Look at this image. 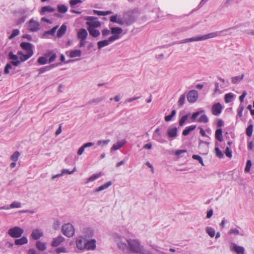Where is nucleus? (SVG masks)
Returning <instances> with one entry per match:
<instances>
[{
  "mask_svg": "<svg viewBox=\"0 0 254 254\" xmlns=\"http://www.w3.org/2000/svg\"><path fill=\"white\" fill-rule=\"evenodd\" d=\"M19 30L17 29H14L12 31L11 34L8 37L9 39L11 40L13 39L16 36H18L19 34Z\"/></svg>",
  "mask_w": 254,
  "mask_h": 254,
  "instance_id": "nucleus-47",
  "label": "nucleus"
},
{
  "mask_svg": "<svg viewBox=\"0 0 254 254\" xmlns=\"http://www.w3.org/2000/svg\"><path fill=\"white\" fill-rule=\"evenodd\" d=\"M190 114L183 116L179 120V125L181 127L185 125V122L188 119Z\"/></svg>",
  "mask_w": 254,
  "mask_h": 254,
  "instance_id": "nucleus-40",
  "label": "nucleus"
},
{
  "mask_svg": "<svg viewBox=\"0 0 254 254\" xmlns=\"http://www.w3.org/2000/svg\"><path fill=\"white\" fill-rule=\"evenodd\" d=\"M110 33V31L107 28H105L102 30V34L103 37H106L109 35Z\"/></svg>",
  "mask_w": 254,
  "mask_h": 254,
  "instance_id": "nucleus-62",
  "label": "nucleus"
},
{
  "mask_svg": "<svg viewBox=\"0 0 254 254\" xmlns=\"http://www.w3.org/2000/svg\"><path fill=\"white\" fill-rule=\"evenodd\" d=\"M177 127H169L167 129V135L169 138H174L178 135Z\"/></svg>",
  "mask_w": 254,
  "mask_h": 254,
  "instance_id": "nucleus-14",
  "label": "nucleus"
},
{
  "mask_svg": "<svg viewBox=\"0 0 254 254\" xmlns=\"http://www.w3.org/2000/svg\"><path fill=\"white\" fill-rule=\"evenodd\" d=\"M85 249L87 250H94L96 247V241L95 239H86Z\"/></svg>",
  "mask_w": 254,
  "mask_h": 254,
  "instance_id": "nucleus-11",
  "label": "nucleus"
},
{
  "mask_svg": "<svg viewBox=\"0 0 254 254\" xmlns=\"http://www.w3.org/2000/svg\"><path fill=\"white\" fill-rule=\"evenodd\" d=\"M198 94L196 90H191L189 91L187 95V100L190 103H193L197 100Z\"/></svg>",
  "mask_w": 254,
  "mask_h": 254,
  "instance_id": "nucleus-8",
  "label": "nucleus"
},
{
  "mask_svg": "<svg viewBox=\"0 0 254 254\" xmlns=\"http://www.w3.org/2000/svg\"><path fill=\"white\" fill-rule=\"evenodd\" d=\"M63 234L67 237H72L74 234L73 226L70 224H65L62 227Z\"/></svg>",
  "mask_w": 254,
  "mask_h": 254,
  "instance_id": "nucleus-3",
  "label": "nucleus"
},
{
  "mask_svg": "<svg viewBox=\"0 0 254 254\" xmlns=\"http://www.w3.org/2000/svg\"><path fill=\"white\" fill-rule=\"evenodd\" d=\"M123 17L126 23V26H130L135 20L134 15L130 12H127L124 14Z\"/></svg>",
  "mask_w": 254,
  "mask_h": 254,
  "instance_id": "nucleus-9",
  "label": "nucleus"
},
{
  "mask_svg": "<svg viewBox=\"0 0 254 254\" xmlns=\"http://www.w3.org/2000/svg\"><path fill=\"white\" fill-rule=\"evenodd\" d=\"M101 176V173L93 174L91 177H90L89 178H88L87 183H88L90 182H93L94 180L97 179Z\"/></svg>",
  "mask_w": 254,
  "mask_h": 254,
  "instance_id": "nucleus-41",
  "label": "nucleus"
},
{
  "mask_svg": "<svg viewBox=\"0 0 254 254\" xmlns=\"http://www.w3.org/2000/svg\"><path fill=\"white\" fill-rule=\"evenodd\" d=\"M38 70L39 71V74H40L44 73L45 71L50 70V67H49L48 65H47V66H45L42 67H41Z\"/></svg>",
  "mask_w": 254,
  "mask_h": 254,
  "instance_id": "nucleus-53",
  "label": "nucleus"
},
{
  "mask_svg": "<svg viewBox=\"0 0 254 254\" xmlns=\"http://www.w3.org/2000/svg\"><path fill=\"white\" fill-rule=\"evenodd\" d=\"M21 203L17 201H13L9 206L10 208H19L21 207Z\"/></svg>",
  "mask_w": 254,
  "mask_h": 254,
  "instance_id": "nucleus-52",
  "label": "nucleus"
},
{
  "mask_svg": "<svg viewBox=\"0 0 254 254\" xmlns=\"http://www.w3.org/2000/svg\"><path fill=\"white\" fill-rule=\"evenodd\" d=\"M222 31L220 32H211L208 33L206 35H203L201 36H198L196 37H193L190 38L185 39L181 41L179 43H185L187 42H193V41H202L205 40L207 39L214 38L217 36H220V33Z\"/></svg>",
  "mask_w": 254,
  "mask_h": 254,
  "instance_id": "nucleus-2",
  "label": "nucleus"
},
{
  "mask_svg": "<svg viewBox=\"0 0 254 254\" xmlns=\"http://www.w3.org/2000/svg\"><path fill=\"white\" fill-rule=\"evenodd\" d=\"M67 29V26L65 24H63L57 32V37L61 38L65 34Z\"/></svg>",
  "mask_w": 254,
  "mask_h": 254,
  "instance_id": "nucleus-21",
  "label": "nucleus"
},
{
  "mask_svg": "<svg viewBox=\"0 0 254 254\" xmlns=\"http://www.w3.org/2000/svg\"><path fill=\"white\" fill-rule=\"evenodd\" d=\"M58 9L59 12L64 13L67 11V7L65 5H59Z\"/></svg>",
  "mask_w": 254,
  "mask_h": 254,
  "instance_id": "nucleus-44",
  "label": "nucleus"
},
{
  "mask_svg": "<svg viewBox=\"0 0 254 254\" xmlns=\"http://www.w3.org/2000/svg\"><path fill=\"white\" fill-rule=\"evenodd\" d=\"M11 64H9V63H7L5 67H4V73L5 74H7L8 73H9V69L12 68V65H11Z\"/></svg>",
  "mask_w": 254,
  "mask_h": 254,
  "instance_id": "nucleus-54",
  "label": "nucleus"
},
{
  "mask_svg": "<svg viewBox=\"0 0 254 254\" xmlns=\"http://www.w3.org/2000/svg\"><path fill=\"white\" fill-rule=\"evenodd\" d=\"M38 64L40 65H44L48 63V59L44 56L40 57L37 61Z\"/></svg>",
  "mask_w": 254,
  "mask_h": 254,
  "instance_id": "nucleus-36",
  "label": "nucleus"
},
{
  "mask_svg": "<svg viewBox=\"0 0 254 254\" xmlns=\"http://www.w3.org/2000/svg\"><path fill=\"white\" fill-rule=\"evenodd\" d=\"M208 121L209 120L205 114L201 115L197 120L198 122L204 123H207L208 122Z\"/></svg>",
  "mask_w": 254,
  "mask_h": 254,
  "instance_id": "nucleus-42",
  "label": "nucleus"
},
{
  "mask_svg": "<svg viewBox=\"0 0 254 254\" xmlns=\"http://www.w3.org/2000/svg\"><path fill=\"white\" fill-rule=\"evenodd\" d=\"M87 35L88 33L84 28L80 29L77 33L78 38L80 39H86Z\"/></svg>",
  "mask_w": 254,
  "mask_h": 254,
  "instance_id": "nucleus-19",
  "label": "nucleus"
},
{
  "mask_svg": "<svg viewBox=\"0 0 254 254\" xmlns=\"http://www.w3.org/2000/svg\"><path fill=\"white\" fill-rule=\"evenodd\" d=\"M40 23L33 19L29 21V30L31 32H36L40 29Z\"/></svg>",
  "mask_w": 254,
  "mask_h": 254,
  "instance_id": "nucleus-10",
  "label": "nucleus"
},
{
  "mask_svg": "<svg viewBox=\"0 0 254 254\" xmlns=\"http://www.w3.org/2000/svg\"><path fill=\"white\" fill-rule=\"evenodd\" d=\"M192 158L194 160H197L202 165L204 166L203 159L199 155L193 154Z\"/></svg>",
  "mask_w": 254,
  "mask_h": 254,
  "instance_id": "nucleus-51",
  "label": "nucleus"
},
{
  "mask_svg": "<svg viewBox=\"0 0 254 254\" xmlns=\"http://www.w3.org/2000/svg\"><path fill=\"white\" fill-rule=\"evenodd\" d=\"M86 239L84 238L83 236L79 237L76 240V247L79 250L85 249Z\"/></svg>",
  "mask_w": 254,
  "mask_h": 254,
  "instance_id": "nucleus-12",
  "label": "nucleus"
},
{
  "mask_svg": "<svg viewBox=\"0 0 254 254\" xmlns=\"http://www.w3.org/2000/svg\"><path fill=\"white\" fill-rule=\"evenodd\" d=\"M82 1L81 0H70L69 3L71 6H73L79 3H81Z\"/></svg>",
  "mask_w": 254,
  "mask_h": 254,
  "instance_id": "nucleus-63",
  "label": "nucleus"
},
{
  "mask_svg": "<svg viewBox=\"0 0 254 254\" xmlns=\"http://www.w3.org/2000/svg\"><path fill=\"white\" fill-rule=\"evenodd\" d=\"M43 236V232L39 229H35L33 230L31 234V238L34 240H38Z\"/></svg>",
  "mask_w": 254,
  "mask_h": 254,
  "instance_id": "nucleus-16",
  "label": "nucleus"
},
{
  "mask_svg": "<svg viewBox=\"0 0 254 254\" xmlns=\"http://www.w3.org/2000/svg\"><path fill=\"white\" fill-rule=\"evenodd\" d=\"M20 154L19 151H16L14 153L10 156V159L13 161H17L18 157Z\"/></svg>",
  "mask_w": 254,
  "mask_h": 254,
  "instance_id": "nucleus-45",
  "label": "nucleus"
},
{
  "mask_svg": "<svg viewBox=\"0 0 254 254\" xmlns=\"http://www.w3.org/2000/svg\"><path fill=\"white\" fill-rule=\"evenodd\" d=\"M244 109V106L241 104L237 110V115L239 117H242L243 115V112Z\"/></svg>",
  "mask_w": 254,
  "mask_h": 254,
  "instance_id": "nucleus-50",
  "label": "nucleus"
},
{
  "mask_svg": "<svg viewBox=\"0 0 254 254\" xmlns=\"http://www.w3.org/2000/svg\"><path fill=\"white\" fill-rule=\"evenodd\" d=\"M253 127L254 126L252 124H250L248 126V127H247L246 130V133L247 135H248L249 137H251L252 135L253 131Z\"/></svg>",
  "mask_w": 254,
  "mask_h": 254,
  "instance_id": "nucleus-37",
  "label": "nucleus"
},
{
  "mask_svg": "<svg viewBox=\"0 0 254 254\" xmlns=\"http://www.w3.org/2000/svg\"><path fill=\"white\" fill-rule=\"evenodd\" d=\"M234 97V94L232 93L226 94L224 97L225 102L226 103H229L232 101Z\"/></svg>",
  "mask_w": 254,
  "mask_h": 254,
  "instance_id": "nucleus-35",
  "label": "nucleus"
},
{
  "mask_svg": "<svg viewBox=\"0 0 254 254\" xmlns=\"http://www.w3.org/2000/svg\"><path fill=\"white\" fill-rule=\"evenodd\" d=\"M57 58V55L56 53H53L50 56L49 60H48L49 63H51L54 62Z\"/></svg>",
  "mask_w": 254,
  "mask_h": 254,
  "instance_id": "nucleus-60",
  "label": "nucleus"
},
{
  "mask_svg": "<svg viewBox=\"0 0 254 254\" xmlns=\"http://www.w3.org/2000/svg\"><path fill=\"white\" fill-rule=\"evenodd\" d=\"M215 154L217 157L222 158L224 157V154L218 147L215 148Z\"/></svg>",
  "mask_w": 254,
  "mask_h": 254,
  "instance_id": "nucleus-48",
  "label": "nucleus"
},
{
  "mask_svg": "<svg viewBox=\"0 0 254 254\" xmlns=\"http://www.w3.org/2000/svg\"><path fill=\"white\" fill-rule=\"evenodd\" d=\"M55 251L57 254H60L62 253H65L67 252L66 249L64 247H60L57 248L55 250Z\"/></svg>",
  "mask_w": 254,
  "mask_h": 254,
  "instance_id": "nucleus-56",
  "label": "nucleus"
},
{
  "mask_svg": "<svg viewBox=\"0 0 254 254\" xmlns=\"http://www.w3.org/2000/svg\"><path fill=\"white\" fill-rule=\"evenodd\" d=\"M222 129L221 128H218L215 131V138L220 142L223 141V134Z\"/></svg>",
  "mask_w": 254,
  "mask_h": 254,
  "instance_id": "nucleus-31",
  "label": "nucleus"
},
{
  "mask_svg": "<svg viewBox=\"0 0 254 254\" xmlns=\"http://www.w3.org/2000/svg\"><path fill=\"white\" fill-rule=\"evenodd\" d=\"M105 99L104 97H101L93 99L88 102L87 104L91 105L92 104H98Z\"/></svg>",
  "mask_w": 254,
  "mask_h": 254,
  "instance_id": "nucleus-34",
  "label": "nucleus"
},
{
  "mask_svg": "<svg viewBox=\"0 0 254 254\" xmlns=\"http://www.w3.org/2000/svg\"><path fill=\"white\" fill-rule=\"evenodd\" d=\"M196 128L195 125H191L187 127L182 132V134L184 136L188 135L191 131L194 130Z\"/></svg>",
  "mask_w": 254,
  "mask_h": 254,
  "instance_id": "nucleus-27",
  "label": "nucleus"
},
{
  "mask_svg": "<svg viewBox=\"0 0 254 254\" xmlns=\"http://www.w3.org/2000/svg\"><path fill=\"white\" fill-rule=\"evenodd\" d=\"M28 243L27 238L23 236L22 238L15 240L14 243L16 245L21 246Z\"/></svg>",
  "mask_w": 254,
  "mask_h": 254,
  "instance_id": "nucleus-23",
  "label": "nucleus"
},
{
  "mask_svg": "<svg viewBox=\"0 0 254 254\" xmlns=\"http://www.w3.org/2000/svg\"><path fill=\"white\" fill-rule=\"evenodd\" d=\"M204 110H201L196 112L193 113L191 117V120L193 121H195L196 118L201 113H204Z\"/></svg>",
  "mask_w": 254,
  "mask_h": 254,
  "instance_id": "nucleus-49",
  "label": "nucleus"
},
{
  "mask_svg": "<svg viewBox=\"0 0 254 254\" xmlns=\"http://www.w3.org/2000/svg\"><path fill=\"white\" fill-rule=\"evenodd\" d=\"M114 239L118 249L126 254H152L151 251L145 249L137 239H127L119 235L115 236Z\"/></svg>",
  "mask_w": 254,
  "mask_h": 254,
  "instance_id": "nucleus-1",
  "label": "nucleus"
},
{
  "mask_svg": "<svg viewBox=\"0 0 254 254\" xmlns=\"http://www.w3.org/2000/svg\"><path fill=\"white\" fill-rule=\"evenodd\" d=\"M93 235L94 231L91 228H88L86 229L84 231V236L85 237L84 238L86 239L92 237Z\"/></svg>",
  "mask_w": 254,
  "mask_h": 254,
  "instance_id": "nucleus-25",
  "label": "nucleus"
},
{
  "mask_svg": "<svg viewBox=\"0 0 254 254\" xmlns=\"http://www.w3.org/2000/svg\"><path fill=\"white\" fill-rule=\"evenodd\" d=\"M27 254H40V253L37 252L34 248L29 249L27 251Z\"/></svg>",
  "mask_w": 254,
  "mask_h": 254,
  "instance_id": "nucleus-64",
  "label": "nucleus"
},
{
  "mask_svg": "<svg viewBox=\"0 0 254 254\" xmlns=\"http://www.w3.org/2000/svg\"><path fill=\"white\" fill-rule=\"evenodd\" d=\"M20 47L24 50L27 51V53H29L31 51L33 52V45L30 43L28 42H21L20 44Z\"/></svg>",
  "mask_w": 254,
  "mask_h": 254,
  "instance_id": "nucleus-15",
  "label": "nucleus"
},
{
  "mask_svg": "<svg viewBox=\"0 0 254 254\" xmlns=\"http://www.w3.org/2000/svg\"><path fill=\"white\" fill-rule=\"evenodd\" d=\"M64 239L62 236H59L57 238L53 239L51 245L53 247H57L59 246L63 242H64Z\"/></svg>",
  "mask_w": 254,
  "mask_h": 254,
  "instance_id": "nucleus-17",
  "label": "nucleus"
},
{
  "mask_svg": "<svg viewBox=\"0 0 254 254\" xmlns=\"http://www.w3.org/2000/svg\"><path fill=\"white\" fill-rule=\"evenodd\" d=\"M153 138L157 140L158 142H162L161 138V134L160 133H158L157 134H153Z\"/></svg>",
  "mask_w": 254,
  "mask_h": 254,
  "instance_id": "nucleus-58",
  "label": "nucleus"
},
{
  "mask_svg": "<svg viewBox=\"0 0 254 254\" xmlns=\"http://www.w3.org/2000/svg\"><path fill=\"white\" fill-rule=\"evenodd\" d=\"M36 248L41 251H44L47 249V246L45 243L38 241L35 244Z\"/></svg>",
  "mask_w": 254,
  "mask_h": 254,
  "instance_id": "nucleus-20",
  "label": "nucleus"
},
{
  "mask_svg": "<svg viewBox=\"0 0 254 254\" xmlns=\"http://www.w3.org/2000/svg\"><path fill=\"white\" fill-rule=\"evenodd\" d=\"M55 11V9L53 8L52 6H45L42 7L41 10L40 12V13L41 15H44L46 12H52Z\"/></svg>",
  "mask_w": 254,
  "mask_h": 254,
  "instance_id": "nucleus-24",
  "label": "nucleus"
},
{
  "mask_svg": "<svg viewBox=\"0 0 254 254\" xmlns=\"http://www.w3.org/2000/svg\"><path fill=\"white\" fill-rule=\"evenodd\" d=\"M76 171V168L74 167L72 171H69L66 169H63L62 171L63 175L65 174H72Z\"/></svg>",
  "mask_w": 254,
  "mask_h": 254,
  "instance_id": "nucleus-59",
  "label": "nucleus"
},
{
  "mask_svg": "<svg viewBox=\"0 0 254 254\" xmlns=\"http://www.w3.org/2000/svg\"><path fill=\"white\" fill-rule=\"evenodd\" d=\"M186 101V95L183 94L181 95L178 102L179 108H181L185 104Z\"/></svg>",
  "mask_w": 254,
  "mask_h": 254,
  "instance_id": "nucleus-33",
  "label": "nucleus"
},
{
  "mask_svg": "<svg viewBox=\"0 0 254 254\" xmlns=\"http://www.w3.org/2000/svg\"><path fill=\"white\" fill-rule=\"evenodd\" d=\"M112 184V183L111 181H108L104 185L100 186L99 187L96 188L95 190V192H99L100 191H102L106 189H107L108 187H109L110 186H111Z\"/></svg>",
  "mask_w": 254,
  "mask_h": 254,
  "instance_id": "nucleus-26",
  "label": "nucleus"
},
{
  "mask_svg": "<svg viewBox=\"0 0 254 254\" xmlns=\"http://www.w3.org/2000/svg\"><path fill=\"white\" fill-rule=\"evenodd\" d=\"M126 143V140L118 141L117 143L113 144L111 149L114 151L120 149Z\"/></svg>",
  "mask_w": 254,
  "mask_h": 254,
  "instance_id": "nucleus-28",
  "label": "nucleus"
},
{
  "mask_svg": "<svg viewBox=\"0 0 254 254\" xmlns=\"http://www.w3.org/2000/svg\"><path fill=\"white\" fill-rule=\"evenodd\" d=\"M223 107L220 103H217L213 105L212 107V113L215 116H218L222 112Z\"/></svg>",
  "mask_w": 254,
  "mask_h": 254,
  "instance_id": "nucleus-13",
  "label": "nucleus"
},
{
  "mask_svg": "<svg viewBox=\"0 0 254 254\" xmlns=\"http://www.w3.org/2000/svg\"><path fill=\"white\" fill-rule=\"evenodd\" d=\"M112 42H113V41H110V38L108 40L100 41L97 43L98 49H101L103 47L109 45L110 43Z\"/></svg>",
  "mask_w": 254,
  "mask_h": 254,
  "instance_id": "nucleus-22",
  "label": "nucleus"
},
{
  "mask_svg": "<svg viewBox=\"0 0 254 254\" xmlns=\"http://www.w3.org/2000/svg\"><path fill=\"white\" fill-rule=\"evenodd\" d=\"M252 166V162L251 160H248L246 163V166L245 169L246 172H249L250 171Z\"/></svg>",
  "mask_w": 254,
  "mask_h": 254,
  "instance_id": "nucleus-55",
  "label": "nucleus"
},
{
  "mask_svg": "<svg viewBox=\"0 0 254 254\" xmlns=\"http://www.w3.org/2000/svg\"><path fill=\"white\" fill-rule=\"evenodd\" d=\"M225 154L227 157L231 158L232 156V151L230 150L229 147H227L225 150Z\"/></svg>",
  "mask_w": 254,
  "mask_h": 254,
  "instance_id": "nucleus-57",
  "label": "nucleus"
},
{
  "mask_svg": "<svg viewBox=\"0 0 254 254\" xmlns=\"http://www.w3.org/2000/svg\"><path fill=\"white\" fill-rule=\"evenodd\" d=\"M58 26H56L52 28L51 30L45 31L43 34V37H46L49 35H54L58 29Z\"/></svg>",
  "mask_w": 254,
  "mask_h": 254,
  "instance_id": "nucleus-32",
  "label": "nucleus"
},
{
  "mask_svg": "<svg viewBox=\"0 0 254 254\" xmlns=\"http://www.w3.org/2000/svg\"><path fill=\"white\" fill-rule=\"evenodd\" d=\"M8 57L9 59L11 60H13L12 61H19L18 60V57L17 55H14L12 51L8 53Z\"/></svg>",
  "mask_w": 254,
  "mask_h": 254,
  "instance_id": "nucleus-46",
  "label": "nucleus"
},
{
  "mask_svg": "<svg viewBox=\"0 0 254 254\" xmlns=\"http://www.w3.org/2000/svg\"><path fill=\"white\" fill-rule=\"evenodd\" d=\"M176 111L175 110H173L172 111L171 115L166 116L165 117V120L166 122H169L176 115Z\"/></svg>",
  "mask_w": 254,
  "mask_h": 254,
  "instance_id": "nucleus-43",
  "label": "nucleus"
},
{
  "mask_svg": "<svg viewBox=\"0 0 254 254\" xmlns=\"http://www.w3.org/2000/svg\"><path fill=\"white\" fill-rule=\"evenodd\" d=\"M229 235L235 234V235H239V231L237 229H231L228 232Z\"/></svg>",
  "mask_w": 254,
  "mask_h": 254,
  "instance_id": "nucleus-61",
  "label": "nucleus"
},
{
  "mask_svg": "<svg viewBox=\"0 0 254 254\" xmlns=\"http://www.w3.org/2000/svg\"><path fill=\"white\" fill-rule=\"evenodd\" d=\"M232 251H233L237 254H245V249L242 246H239L236 244H233V247L231 249Z\"/></svg>",
  "mask_w": 254,
  "mask_h": 254,
  "instance_id": "nucleus-18",
  "label": "nucleus"
},
{
  "mask_svg": "<svg viewBox=\"0 0 254 254\" xmlns=\"http://www.w3.org/2000/svg\"><path fill=\"white\" fill-rule=\"evenodd\" d=\"M244 74H242L241 75L236 76L232 78V83L233 84H236L238 82L242 80L244 78Z\"/></svg>",
  "mask_w": 254,
  "mask_h": 254,
  "instance_id": "nucleus-39",
  "label": "nucleus"
},
{
  "mask_svg": "<svg viewBox=\"0 0 254 254\" xmlns=\"http://www.w3.org/2000/svg\"><path fill=\"white\" fill-rule=\"evenodd\" d=\"M89 34L94 38L98 37L100 35V31L95 28H88Z\"/></svg>",
  "mask_w": 254,
  "mask_h": 254,
  "instance_id": "nucleus-29",
  "label": "nucleus"
},
{
  "mask_svg": "<svg viewBox=\"0 0 254 254\" xmlns=\"http://www.w3.org/2000/svg\"><path fill=\"white\" fill-rule=\"evenodd\" d=\"M23 232V230L20 227H14L8 230V234L12 238H19L22 236Z\"/></svg>",
  "mask_w": 254,
  "mask_h": 254,
  "instance_id": "nucleus-5",
  "label": "nucleus"
},
{
  "mask_svg": "<svg viewBox=\"0 0 254 254\" xmlns=\"http://www.w3.org/2000/svg\"><path fill=\"white\" fill-rule=\"evenodd\" d=\"M81 56V51L80 50H75L70 51L69 57L71 58L80 57Z\"/></svg>",
  "mask_w": 254,
  "mask_h": 254,
  "instance_id": "nucleus-30",
  "label": "nucleus"
},
{
  "mask_svg": "<svg viewBox=\"0 0 254 254\" xmlns=\"http://www.w3.org/2000/svg\"><path fill=\"white\" fill-rule=\"evenodd\" d=\"M98 19L96 17L93 16H88L86 19L88 20L86 22V24L88 26V28H95L100 27L101 23L100 21L97 20Z\"/></svg>",
  "mask_w": 254,
  "mask_h": 254,
  "instance_id": "nucleus-4",
  "label": "nucleus"
},
{
  "mask_svg": "<svg viewBox=\"0 0 254 254\" xmlns=\"http://www.w3.org/2000/svg\"><path fill=\"white\" fill-rule=\"evenodd\" d=\"M111 32L113 35L110 37V40L114 41L120 38V34L123 32V29L119 27H113L111 28Z\"/></svg>",
  "mask_w": 254,
  "mask_h": 254,
  "instance_id": "nucleus-6",
  "label": "nucleus"
},
{
  "mask_svg": "<svg viewBox=\"0 0 254 254\" xmlns=\"http://www.w3.org/2000/svg\"><path fill=\"white\" fill-rule=\"evenodd\" d=\"M206 232L211 237H213L215 235V231L214 228L212 227H207L206 228Z\"/></svg>",
  "mask_w": 254,
  "mask_h": 254,
  "instance_id": "nucleus-38",
  "label": "nucleus"
},
{
  "mask_svg": "<svg viewBox=\"0 0 254 254\" xmlns=\"http://www.w3.org/2000/svg\"><path fill=\"white\" fill-rule=\"evenodd\" d=\"M34 54V52L31 51L29 53H27L26 54H23L22 56H19V61H11V63L12 65L15 66H18L21 62H25L31 58Z\"/></svg>",
  "mask_w": 254,
  "mask_h": 254,
  "instance_id": "nucleus-7",
  "label": "nucleus"
}]
</instances>
